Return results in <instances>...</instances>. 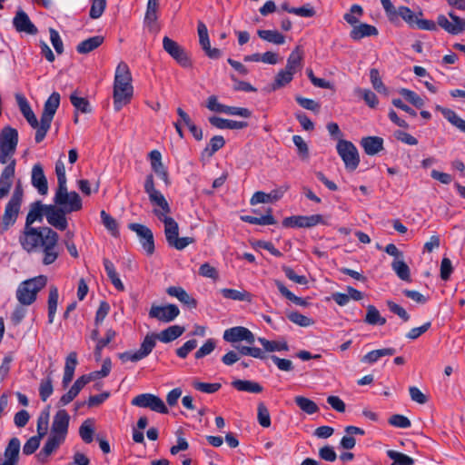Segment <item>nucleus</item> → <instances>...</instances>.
<instances>
[{
    "label": "nucleus",
    "mask_w": 465,
    "mask_h": 465,
    "mask_svg": "<svg viewBox=\"0 0 465 465\" xmlns=\"http://www.w3.org/2000/svg\"><path fill=\"white\" fill-rule=\"evenodd\" d=\"M24 200V189L21 182L15 184L11 198L7 202L2 216V232L9 230L15 223L21 212Z\"/></svg>",
    "instance_id": "obj_5"
},
{
    "label": "nucleus",
    "mask_w": 465,
    "mask_h": 465,
    "mask_svg": "<svg viewBox=\"0 0 465 465\" xmlns=\"http://www.w3.org/2000/svg\"><path fill=\"white\" fill-rule=\"evenodd\" d=\"M46 284L47 277L45 275H38L25 280L18 285L15 297L21 305L29 306L36 301L38 292Z\"/></svg>",
    "instance_id": "obj_4"
},
{
    "label": "nucleus",
    "mask_w": 465,
    "mask_h": 465,
    "mask_svg": "<svg viewBox=\"0 0 465 465\" xmlns=\"http://www.w3.org/2000/svg\"><path fill=\"white\" fill-rule=\"evenodd\" d=\"M48 422H49V413L48 412H42V414L39 416L37 420V435L36 437L43 439L48 430Z\"/></svg>",
    "instance_id": "obj_62"
},
{
    "label": "nucleus",
    "mask_w": 465,
    "mask_h": 465,
    "mask_svg": "<svg viewBox=\"0 0 465 465\" xmlns=\"http://www.w3.org/2000/svg\"><path fill=\"white\" fill-rule=\"evenodd\" d=\"M295 101L298 103L299 105H301L302 108L318 113L320 111L321 105L319 103L312 99L305 98L301 95L295 96Z\"/></svg>",
    "instance_id": "obj_60"
},
{
    "label": "nucleus",
    "mask_w": 465,
    "mask_h": 465,
    "mask_svg": "<svg viewBox=\"0 0 465 465\" xmlns=\"http://www.w3.org/2000/svg\"><path fill=\"white\" fill-rule=\"evenodd\" d=\"M337 153L348 170L354 171L360 163V156L356 146L350 141L339 139Z\"/></svg>",
    "instance_id": "obj_9"
},
{
    "label": "nucleus",
    "mask_w": 465,
    "mask_h": 465,
    "mask_svg": "<svg viewBox=\"0 0 465 465\" xmlns=\"http://www.w3.org/2000/svg\"><path fill=\"white\" fill-rule=\"evenodd\" d=\"M365 322L371 325H384L386 319L381 316L380 312L374 305L367 306Z\"/></svg>",
    "instance_id": "obj_47"
},
{
    "label": "nucleus",
    "mask_w": 465,
    "mask_h": 465,
    "mask_svg": "<svg viewBox=\"0 0 465 465\" xmlns=\"http://www.w3.org/2000/svg\"><path fill=\"white\" fill-rule=\"evenodd\" d=\"M241 220L251 223V224H259V225H272L276 223V220L272 216V208H268L266 214L262 215L261 217H255L252 215H242L241 216Z\"/></svg>",
    "instance_id": "obj_35"
},
{
    "label": "nucleus",
    "mask_w": 465,
    "mask_h": 465,
    "mask_svg": "<svg viewBox=\"0 0 465 465\" xmlns=\"http://www.w3.org/2000/svg\"><path fill=\"white\" fill-rule=\"evenodd\" d=\"M15 160L12 159L10 163L3 169L0 175V200L6 197L11 190L13 179L15 177Z\"/></svg>",
    "instance_id": "obj_20"
},
{
    "label": "nucleus",
    "mask_w": 465,
    "mask_h": 465,
    "mask_svg": "<svg viewBox=\"0 0 465 465\" xmlns=\"http://www.w3.org/2000/svg\"><path fill=\"white\" fill-rule=\"evenodd\" d=\"M257 35L264 41L274 45H283L285 43V36L276 30H258Z\"/></svg>",
    "instance_id": "obj_44"
},
{
    "label": "nucleus",
    "mask_w": 465,
    "mask_h": 465,
    "mask_svg": "<svg viewBox=\"0 0 465 465\" xmlns=\"http://www.w3.org/2000/svg\"><path fill=\"white\" fill-rule=\"evenodd\" d=\"M166 292L170 296L177 298L181 302L187 305L191 309H194L197 306V301L190 296L182 287L170 286L167 288Z\"/></svg>",
    "instance_id": "obj_31"
},
{
    "label": "nucleus",
    "mask_w": 465,
    "mask_h": 465,
    "mask_svg": "<svg viewBox=\"0 0 465 465\" xmlns=\"http://www.w3.org/2000/svg\"><path fill=\"white\" fill-rule=\"evenodd\" d=\"M387 456L393 460L391 465H413L414 460L399 451L389 450H387Z\"/></svg>",
    "instance_id": "obj_52"
},
{
    "label": "nucleus",
    "mask_w": 465,
    "mask_h": 465,
    "mask_svg": "<svg viewBox=\"0 0 465 465\" xmlns=\"http://www.w3.org/2000/svg\"><path fill=\"white\" fill-rule=\"evenodd\" d=\"M128 228L137 234L139 242L146 254L148 256L153 255L155 251V246L152 230L143 224L135 223H129Z\"/></svg>",
    "instance_id": "obj_12"
},
{
    "label": "nucleus",
    "mask_w": 465,
    "mask_h": 465,
    "mask_svg": "<svg viewBox=\"0 0 465 465\" xmlns=\"http://www.w3.org/2000/svg\"><path fill=\"white\" fill-rule=\"evenodd\" d=\"M436 109L440 111L444 118H446L452 125L465 133V121L461 119L455 111L440 105H437Z\"/></svg>",
    "instance_id": "obj_38"
},
{
    "label": "nucleus",
    "mask_w": 465,
    "mask_h": 465,
    "mask_svg": "<svg viewBox=\"0 0 465 465\" xmlns=\"http://www.w3.org/2000/svg\"><path fill=\"white\" fill-rule=\"evenodd\" d=\"M293 74L287 69L281 70L275 76L274 82L272 84V90L276 91L284 87L293 79Z\"/></svg>",
    "instance_id": "obj_46"
},
{
    "label": "nucleus",
    "mask_w": 465,
    "mask_h": 465,
    "mask_svg": "<svg viewBox=\"0 0 465 465\" xmlns=\"http://www.w3.org/2000/svg\"><path fill=\"white\" fill-rule=\"evenodd\" d=\"M163 50L172 56L181 66L189 68L192 66V61L185 49L177 42L168 36L163 39Z\"/></svg>",
    "instance_id": "obj_10"
},
{
    "label": "nucleus",
    "mask_w": 465,
    "mask_h": 465,
    "mask_svg": "<svg viewBox=\"0 0 465 465\" xmlns=\"http://www.w3.org/2000/svg\"><path fill=\"white\" fill-rule=\"evenodd\" d=\"M223 340L230 343L245 341L249 345L255 342L254 334L246 327L235 326L226 329L223 336Z\"/></svg>",
    "instance_id": "obj_16"
},
{
    "label": "nucleus",
    "mask_w": 465,
    "mask_h": 465,
    "mask_svg": "<svg viewBox=\"0 0 465 465\" xmlns=\"http://www.w3.org/2000/svg\"><path fill=\"white\" fill-rule=\"evenodd\" d=\"M64 440L65 439H64L63 437L50 433V436L48 437L44 447L36 455L37 460L42 464L46 463L48 461V457L53 452H54Z\"/></svg>",
    "instance_id": "obj_21"
},
{
    "label": "nucleus",
    "mask_w": 465,
    "mask_h": 465,
    "mask_svg": "<svg viewBox=\"0 0 465 465\" xmlns=\"http://www.w3.org/2000/svg\"><path fill=\"white\" fill-rule=\"evenodd\" d=\"M41 201H35L29 206L25 223L18 241L23 250L28 253H42L44 265L53 264L59 257V235L48 226L34 227L35 222L42 223L47 215L46 206Z\"/></svg>",
    "instance_id": "obj_1"
},
{
    "label": "nucleus",
    "mask_w": 465,
    "mask_h": 465,
    "mask_svg": "<svg viewBox=\"0 0 465 465\" xmlns=\"http://www.w3.org/2000/svg\"><path fill=\"white\" fill-rule=\"evenodd\" d=\"M15 99L21 114L24 115L30 126L34 129H36L37 131L40 125V122H38L27 99L20 94H15Z\"/></svg>",
    "instance_id": "obj_26"
},
{
    "label": "nucleus",
    "mask_w": 465,
    "mask_h": 465,
    "mask_svg": "<svg viewBox=\"0 0 465 465\" xmlns=\"http://www.w3.org/2000/svg\"><path fill=\"white\" fill-rule=\"evenodd\" d=\"M396 353V350L394 348H384V349H379L374 350L370 352H368L366 355H364L361 359L362 362L372 364L379 361L381 357L384 356H391Z\"/></svg>",
    "instance_id": "obj_43"
},
{
    "label": "nucleus",
    "mask_w": 465,
    "mask_h": 465,
    "mask_svg": "<svg viewBox=\"0 0 465 465\" xmlns=\"http://www.w3.org/2000/svg\"><path fill=\"white\" fill-rule=\"evenodd\" d=\"M132 404L140 408H148L158 413L166 414L168 409L163 400L151 393H142L132 400Z\"/></svg>",
    "instance_id": "obj_11"
},
{
    "label": "nucleus",
    "mask_w": 465,
    "mask_h": 465,
    "mask_svg": "<svg viewBox=\"0 0 465 465\" xmlns=\"http://www.w3.org/2000/svg\"><path fill=\"white\" fill-rule=\"evenodd\" d=\"M383 139L379 136L363 137L360 143L368 155H375L384 149Z\"/></svg>",
    "instance_id": "obj_29"
},
{
    "label": "nucleus",
    "mask_w": 465,
    "mask_h": 465,
    "mask_svg": "<svg viewBox=\"0 0 465 465\" xmlns=\"http://www.w3.org/2000/svg\"><path fill=\"white\" fill-rule=\"evenodd\" d=\"M232 386L240 391H248L252 393H260L263 388L258 382L248 380H235L232 382Z\"/></svg>",
    "instance_id": "obj_40"
},
{
    "label": "nucleus",
    "mask_w": 465,
    "mask_h": 465,
    "mask_svg": "<svg viewBox=\"0 0 465 465\" xmlns=\"http://www.w3.org/2000/svg\"><path fill=\"white\" fill-rule=\"evenodd\" d=\"M287 318L293 323L301 327H308L314 323V321L299 312H292L287 314Z\"/></svg>",
    "instance_id": "obj_56"
},
{
    "label": "nucleus",
    "mask_w": 465,
    "mask_h": 465,
    "mask_svg": "<svg viewBox=\"0 0 465 465\" xmlns=\"http://www.w3.org/2000/svg\"><path fill=\"white\" fill-rule=\"evenodd\" d=\"M378 35V29L368 24H360L359 25H354L350 33V36L351 39L358 41L366 36H372Z\"/></svg>",
    "instance_id": "obj_32"
},
{
    "label": "nucleus",
    "mask_w": 465,
    "mask_h": 465,
    "mask_svg": "<svg viewBox=\"0 0 465 465\" xmlns=\"http://www.w3.org/2000/svg\"><path fill=\"white\" fill-rule=\"evenodd\" d=\"M94 421L91 419L85 420L79 428V435L85 443H91L94 440Z\"/></svg>",
    "instance_id": "obj_50"
},
{
    "label": "nucleus",
    "mask_w": 465,
    "mask_h": 465,
    "mask_svg": "<svg viewBox=\"0 0 465 465\" xmlns=\"http://www.w3.org/2000/svg\"><path fill=\"white\" fill-rule=\"evenodd\" d=\"M69 420L70 416L67 411L65 410H59L54 416L51 433L65 439L68 432Z\"/></svg>",
    "instance_id": "obj_22"
},
{
    "label": "nucleus",
    "mask_w": 465,
    "mask_h": 465,
    "mask_svg": "<svg viewBox=\"0 0 465 465\" xmlns=\"http://www.w3.org/2000/svg\"><path fill=\"white\" fill-rule=\"evenodd\" d=\"M258 341L266 352L288 351L289 345L285 340L270 341L262 337L258 338Z\"/></svg>",
    "instance_id": "obj_33"
},
{
    "label": "nucleus",
    "mask_w": 465,
    "mask_h": 465,
    "mask_svg": "<svg viewBox=\"0 0 465 465\" xmlns=\"http://www.w3.org/2000/svg\"><path fill=\"white\" fill-rule=\"evenodd\" d=\"M397 15H400L411 28H417L420 30L436 31L437 25L452 35H458L465 32V19L457 15L453 11L448 13L450 21L446 15H439L437 22L421 18L423 14L419 12L413 13L407 6H400L397 10Z\"/></svg>",
    "instance_id": "obj_2"
},
{
    "label": "nucleus",
    "mask_w": 465,
    "mask_h": 465,
    "mask_svg": "<svg viewBox=\"0 0 465 465\" xmlns=\"http://www.w3.org/2000/svg\"><path fill=\"white\" fill-rule=\"evenodd\" d=\"M54 391L53 381L50 375L42 380L39 386V396L43 401H46Z\"/></svg>",
    "instance_id": "obj_55"
},
{
    "label": "nucleus",
    "mask_w": 465,
    "mask_h": 465,
    "mask_svg": "<svg viewBox=\"0 0 465 465\" xmlns=\"http://www.w3.org/2000/svg\"><path fill=\"white\" fill-rule=\"evenodd\" d=\"M100 215L104 227L111 232L113 236H118L119 230L116 220L104 210L101 212Z\"/></svg>",
    "instance_id": "obj_53"
},
{
    "label": "nucleus",
    "mask_w": 465,
    "mask_h": 465,
    "mask_svg": "<svg viewBox=\"0 0 465 465\" xmlns=\"http://www.w3.org/2000/svg\"><path fill=\"white\" fill-rule=\"evenodd\" d=\"M59 292L58 289L54 285H51L49 287V294H48V323L52 324L54 320V315L57 309L58 304Z\"/></svg>",
    "instance_id": "obj_36"
},
{
    "label": "nucleus",
    "mask_w": 465,
    "mask_h": 465,
    "mask_svg": "<svg viewBox=\"0 0 465 465\" xmlns=\"http://www.w3.org/2000/svg\"><path fill=\"white\" fill-rule=\"evenodd\" d=\"M132 75L126 63L120 62L115 70L114 83V107L120 111L133 96Z\"/></svg>",
    "instance_id": "obj_3"
},
{
    "label": "nucleus",
    "mask_w": 465,
    "mask_h": 465,
    "mask_svg": "<svg viewBox=\"0 0 465 465\" xmlns=\"http://www.w3.org/2000/svg\"><path fill=\"white\" fill-rule=\"evenodd\" d=\"M388 422L393 427L401 429L410 428L411 425V420L401 414H394L391 416Z\"/></svg>",
    "instance_id": "obj_64"
},
{
    "label": "nucleus",
    "mask_w": 465,
    "mask_h": 465,
    "mask_svg": "<svg viewBox=\"0 0 465 465\" xmlns=\"http://www.w3.org/2000/svg\"><path fill=\"white\" fill-rule=\"evenodd\" d=\"M370 78L373 88L379 93L387 94V88L381 81L380 72L376 68H372L370 71Z\"/></svg>",
    "instance_id": "obj_59"
},
{
    "label": "nucleus",
    "mask_w": 465,
    "mask_h": 465,
    "mask_svg": "<svg viewBox=\"0 0 465 465\" xmlns=\"http://www.w3.org/2000/svg\"><path fill=\"white\" fill-rule=\"evenodd\" d=\"M46 221L51 226L59 231L66 230L68 226L66 214L71 213V212L65 211L64 208L59 207L55 203L48 204L46 206Z\"/></svg>",
    "instance_id": "obj_17"
},
{
    "label": "nucleus",
    "mask_w": 465,
    "mask_h": 465,
    "mask_svg": "<svg viewBox=\"0 0 465 465\" xmlns=\"http://www.w3.org/2000/svg\"><path fill=\"white\" fill-rule=\"evenodd\" d=\"M170 213L171 207L169 204L168 211L166 212L165 209H153L154 215L164 224V234L168 244L172 243V242L179 235L178 223L173 218L168 216Z\"/></svg>",
    "instance_id": "obj_13"
},
{
    "label": "nucleus",
    "mask_w": 465,
    "mask_h": 465,
    "mask_svg": "<svg viewBox=\"0 0 465 465\" xmlns=\"http://www.w3.org/2000/svg\"><path fill=\"white\" fill-rule=\"evenodd\" d=\"M257 418L259 424L263 428L271 426V416L268 408L263 402H260L257 407Z\"/></svg>",
    "instance_id": "obj_54"
},
{
    "label": "nucleus",
    "mask_w": 465,
    "mask_h": 465,
    "mask_svg": "<svg viewBox=\"0 0 465 465\" xmlns=\"http://www.w3.org/2000/svg\"><path fill=\"white\" fill-rule=\"evenodd\" d=\"M274 283H275L276 287L278 288L280 293L283 297H285L286 299H288L289 301L293 302L294 304L299 305V306H303V307L308 305V302L306 300H304L303 298H301V297H298V296L294 295L291 291H289L284 286V284L281 281L275 280Z\"/></svg>",
    "instance_id": "obj_45"
},
{
    "label": "nucleus",
    "mask_w": 465,
    "mask_h": 465,
    "mask_svg": "<svg viewBox=\"0 0 465 465\" xmlns=\"http://www.w3.org/2000/svg\"><path fill=\"white\" fill-rule=\"evenodd\" d=\"M13 25L17 32L35 35L38 31L36 26L31 22L27 14L23 10L16 12L13 19Z\"/></svg>",
    "instance_id": "obj_24"
},
{
    "label": "nucleus",
    "mask_w": 465,
    "mask_h": 465,
    "mask_svg": "<svg viewBox=\"0 0 465 465\" xmlns=\"http://www.w3.org/2000/svg\"><path fill=\"white\" fill-rule=\"evenodd\" d=\"M20 446L21 442L18 438L13 437L12 439H10L7 446L5 449L4 462L9 465H16L19 460Z\"/></svg>",
    "instance_id": "obj_28"
},
{
    "label": "nucleus",
    "mask_w": 465,
    "mask_h": 465,
    "mask_svg": "<svg viewBox=\"0 0 465 465\" xmlns=\"http://www.w3.org/2000/svg\"><path fill=\"white\" fill-rule=\"evenodd\" d=\"M224 144L225 140L222 135L213 136L211 138L209 144L203 150L202 158H211Z\"/></svg>",
    "instance_id": "obj_41"
},
{
    "label": "nucleus",
    "mask_w": 465,
    "mask_h": 465,
    "mask_svg": "<svg viewBox=\"0 0 465 465\" xmlns=\"http://www.w3.org/2000/svg\"><path fill=\"white\" fill-rule=\"evenodd\" d=\"M184 331L185 329L183 326L172 325L163 330L160 333H149L146 336H152L155 343L156 340H159L164 343H168L179 338L184 332Z\"/></svg>",
    "instance_id": "obj_27"
},
{
    "label": "nucleus",
    "mask_w": 465,
    "mask_h": 465,
    "mask_svg": "<svg viewBox=\"0 0 465 465\" xmlns=\"http://www.w3.org/2000/svg\"><path fill=\"white\" fill-rule=\"evenodd\" d=\"M31 183L41 195H45L47 193L48 183L41 163H35L33 166Z\"/></svg>",
    "instance_id": "obj_25"
},
{
    "label": "nucleus",
    "mask_w": 465,
    "mask_h": 465,
    "mask_svg": "<svg viewBox=\"0 0 465 465\" xmlns=\"http://www.w3.org/2000/svg\"><path fill=\"white\" fill-rule=\"evenodd\" d=\"M18 143V132L9 125L0 132V163L5 164L12 160Z\"/></svg>",
    "instance_id": "obj_7"
},
{
    "label": "nucleus",
    "mask_w": 465,
    "mask_h": 465,
    "mask_svg": "<svg viewBox=\"0 0 465 465\" xmlns=\"http://www.w3.org/2000/svg\"><path fill=\"white\" fill-rule=\"evenodd\" d=\"M158 8H159L158 0H148L146 13H145V21L146 22L154 23L157 20Z\"/></svg>",
    "instance_id": "obj_61"
},
{
    "label": "nucleus",
    "mask_w": 465,
    "mask_h": 465,
    "mask_svg": "<svg viewBox=\"0 0 465 465\" xmlns=\"http://www.w3.org/2000/svg\"><path fill=\"white\" fill-rule=\"evenodd\" d=\"M356 93L362 97V99L371 108H375L378 105V97L372 91L369 89L358 88L356 89Z\"/></svg>",
    "instance_id": "obj_58"
},
{
    "label": "nucleus",
    "mask_w": 465,
    "mask_h": 465,
    "mask_svg": "<svg viewBox=\"0 0 465 465\" xmlns=\"http://www.w3.org/2000/svg\"><path fill=\"white\" fill-rule=\"evenodd\" d=\"M209 123L218 129H243L248 126L247 122L223 119L218 116L209 117Z\"/></svg>",
    "instance_id": "obj_30"
},
{
    "label": "nucleus",
    "mask_w": 465,
    "mask_h": 465,
    "mask_svg": "<svg viewBox=\"0 0 465 465\" xmlns=\"http://www.w3.org/2000/svg\"><path fill=\"white\" fill-rule=\"evenodd\" d=\"M149 158L151 161L152 169L155 173L166 169L162 163V154L159 151L153 150L149 153Z\"/></svg>",
    "instance_id": "obj_63"
},
{
    "label": "nucleus",
    "mask_w": 465,
    "mask_h": 465,
    "mask_svg": "<svg viewBox=\"0 0 465 465\" xmlns=\"http://www.w3.org/2000/svg\"><path fill=\"white\" fill-rule=\"evenodd\" d=\"M320 223L326 224L321 214L290 216L282 220V226L286 228H310Z\"/></svg>",
    "instance_id": "obj_15"
},
{
    "label": "nucleus",
    "mask_w": 465,
    "mask_h": 465,
    "mask_svg": "<svg viewBox=\"0 0 465 465\" xmlns=\"http://www.w3.org/2000/svg\"><path fill=\"white\" fill-rule=\"evenodd\" d=\"M104 38L101 35H95L85 39L78 44L76 51L79 54H88L98 48L104 43Z\"/></svg>",
    "instance_id": "obj_37"
},
{
    "label": "nucleus",
    "mask_w": 465,
    "mask_h": 465,
    "mask_svg": "<svg viewBox=\"0 0 465 465\" xmlns=\"http://www.w3.org/2000/svg\"><path fill=\"white\" fill-rule=\"evenodd\" d=\"M60 94L57 92H54L45 102L43 113L40 118V125L35 136L36 143H41L50 130L54 116L60 105Z\"/></svg>",
    "instance_id": "obj_6"
},
{
    "label": "nucleus",
    "mask_w": 465,
    "mask_h": 465,
    "mask_svg": "<svg viewBox=\"0 0 465 465\" xmlns=\"http://www.w3.org/2000/svg\"><path fill=\"white\" fill-rule=\"evenodd\" d=\"M400 94L412 105H414L417 108H421L424 105L423 99L419 96L415 92L402 88L400 90Z\"/></svg>",
    "instance_id": "obj_57"
},
{
    "label": "nucleus",
    "mask_w": 465,
    "mask_h": 465,
    "mask_svg": "<svg viewBox=\"0 0 465 465\" xmlns=\"http://www.w3.org/2000/svg\"><path fill=\"white\" fill-rule=\"evenodd\" d=\"M103 262L106 274L110 279L112 284L117 291L123 292L124 290V286L122 281L120 280L118 273L116 272L114 263L107 258H104Z\"/></svg>",
    "instance_id": "obj_34"
},
{
    "label": "nucleus",
    "mask_w": 465,
    "mask_h": 465,
    "mask_svg": "<svg viewBox=\"0 0 465 465\" xmlns=\"http://www.w3.org/2000/svg\"><path fill=\"white\" fill-rule=\"evenodd\" d=\"M391 268L397 276L406 282H411V272L408 264L402 260H394Z\"/></svg>",
    "instance_id": "obj_49"
},
{
    "label": "nucleus",
    "mask_w": 465,
    "mask_h": 465,
    "mask_svg": "<svg viewBox=\"0 0 465 465\" xmlns=\"http://www.w3.org/2000/svg\"><path fill=\"white\" fill-rule=\"evenodd\" d=\"M221 293L225 299H230L233 301H244L251 302L252 300V293L245 290L238 291L235 289L224 288L221 290Z\"/></svg>",
    "instance_id": "obj_42"
},
{
    "label": "nucleus",
    "mask_w": 465,
    "mask_h": 465,
    "mask_svg": "<svg viewBox=\"0 0 465 465\" xmlns=\"http://www.w3.org/2000/svg\"><path fill=\"white\" fill-rule=\"evenodd\" d=\"M144 192L148 194L149 200L152 204L168 211V202L163 194L155 189L154 179L153 174H148L144 181Z\"/></svg>",
    "instance_id": "obj_19"
},
{
    "label": "nucleus",
    "mask_w": 465,
    "mask_h": 465,
    "mask_svg": "<svg viewBox=\"0 0 465 465\" xmlns=\"http://www.w3.org/2000/svg\"><path fill=\"white\" fill-rule=\"evenodd\" d=\"M155 347V342L152 336H145L141 343V346L136 351H124L118 354L119 359L123 362L131 361L133 362L139 361L146 358Z\"/></svg>",
    "instance_id": "obj_14"
},
{
    "label": "nucleus",
    "mask_w": 465,
    "mask_h": 465,
    "mask_svg": "<svg viewBox=\"0 0 465 465\" xmlns=\"http://www.w3.org/2000/svg\"><path fill=\"white\" fill-rule=\"evenodd\" d=\"M180 313L179 308L175 304H167L163 306L153 305L149 311V317L160 322H173Z\"/></svg>",
    "instance_id": "obj_18"
},
{
    "label": "nucleus",
    "mask_w": 465,
    "mask_h": 465,
    "mask_svg": "<svg viewBox=\"0 0 465 465\" xmlns=\"http://www.w3.org/2000/svg\"><path fill=\"white\" fill-rule=\"evenodd\" d=\"M288 184H283L277 189L271 191L269 193L263 192H256L251 198V204L263 203L268 202H275L280 200L283 194L289 190Z\"/></svg>",
    "instance_id": "obj_23"
},
{
    "label": "nucleus",
    "mask_w": 465,
    "mask_h": 465,
    "mask_svg": "<svg viewBox=\"0 0 465 465\" xmlns=\"http://www.w3.org/2000/svg\"><path fill=\"white\" fill-rule=\"evenodd\" d=\"M294 402L302 411L307 414H314L319 411L318 405L313 401L306 397L296 396L294 398Z\"/></svg>",
    "instance_id": "obj_48"
},
{
    "label": "nucleus",
    "mask_w": 465,
    "mask_h": 465,
    "mask_svg": "<svg viewBox=\"0 0 465 465\" xmlns=\"http://www.w3.org/2000/svg\"><path fill=\"white\" fill-rule=\"evenodd\" d=\"M54 203L71 213L78 212L83 208L80 195L73 191L68 192L67 186H57L54 196Z\"/></svg>",
    "instance_id": "obj_8"
},
{
    "label": "nucleus",
    "mask_w": 465,
    "mask_h": 465,
    "mask_svg": "<svg viewBox=\"0 0 465 465\" xmlns=\"http://www.w3.org/2000/svg\"><path fill=\"white\" fill-rule=\"evenodd\" d=\"M70 102L77 111L83 114H88L92 111L89 101L84 97L78 96L77 92L71 94Z\"/></svg>",
    "instance_id": "obj_51"
},
{
    "label": "nucleus",
    "mask_w": 465,
    "mask_h": 465,
    "mask_svg": "<svg viewBox=\"0 0 465 465\" xmlns=\"http://www.w3.org/2000/svg\"><path fill=\"white\" fill-rule=\"evenodd\" d=\"M302 55L303 52L301 46H296L287 59L285 69L294 74L302 67Z\"/></svg>",
    "instance_id": "obj_39"
}]
</instances>
